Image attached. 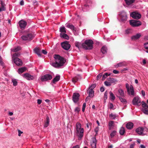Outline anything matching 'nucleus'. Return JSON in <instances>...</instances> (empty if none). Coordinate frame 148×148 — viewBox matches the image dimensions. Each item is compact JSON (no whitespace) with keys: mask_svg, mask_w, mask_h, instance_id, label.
Here are the masks:
<instances>
[{"mask_svg":"<svg viewBox=\"0 0 148 148\" xmlns=\"http://www.w3.org/2000/svg\"><path fill=\"white\" fill-rule=\"evenodd\" d=\"M143 128L140 127L137 128L136 130V132L139 135H141L143 131Z\"/></svg>","mask_w":148,"mask_h":148,"instance_id":"nucleus-19","label":"nucleus"},{"mask_svg":"<svg viewBox=\"0 0 148 148\" xmlns=\"http://www.w3.org/2000/svg\"><path fill=\"white\" fill-rule=\"evenodd\" d=\"M133 104L134 105L139 106L141 104L140 99L138 97H134L132 101Z\"/></svg>","mask_w":148,"mask_h":148,"instance_id":"nucleus-9","label":"nucleus"},{"mask_svg":"<svg viewBox=\"0 0 148 148\" xmlns=\"http://www.w3.org/2000/svg\"><path fill=\"white\" fill-rule=\"evenodd\" d=\"M98 131H99V127H96L94 129V131L96 132V134H97Z\"/></svg>","mask_w":148,"mask_h":148,"instance_id":"nucleus-56","label":"nucleus"},{"mask_svg":"<svg viewBox=\"0 0 148 148\" xmlns=\"http://www.w3.org/2000/svg\"><path fill=\"white\" fill-rule=\"evenodd\" d=\"M114 123V121H110L109 122L108 125L110 127H112Z\"/></svg>","mask_w":148,"mask_h":148,"instance_id":"nucleus-48","label":"nucleus"},{"mask_svg":"<svg viewBox=\"0 0 148 148\" xmlns=\"http://www.w3.org/2000/svg\"><path fill=\"white\" fill-rule=\"evenodd\" d=\"M107 48L105 46H103L101 49V51L103 54H105L107 52Z\"/></svg>","mask_w":148,"mask_h":148,"instance_id":"nucleus-34","label":"nucleus"},{"mask_svg":"<svg viewBox=\"0 0 148 148\" xmlns=\"http://www.w3.org/2000/svg\"><path fill=\"white\" fill-rule=\"evenodd\" d=\"M126 4L128 5H130L133 3L135 0H125Z\"/></svg>","mask_w":148,"mask_h":148,"instance_id":"nucleus-37","label":"nucleus"},{"mask_svg":"<svg viewBox=\"0 0 148 148\" xmlns=\"http://www.w3.org/2000/svg\"><path fill=\"white\" fill-rule=\"evenodd\" d=\"M130 16L133 18L138 19L141 18V15L138 13L136 12H133L130 14Z\"/></svg>","mask_w":148,"mask_h":148,"instance_id":"nucleus-12","label":"nucleus"},{"mask_svg":"<svg viewBox=\"0 0 148 148\" xmlns=\"http://www.w3.org/2000/svg\"><path fill=\"white\" fill-rule=\"evenodd\" d=\"M120 15L122 20L123 21H125L127 20V17L126 12L124 11H122Z\"/></svg>","mask_w":148,"mask_h":148,"instance_id":"nucleus-15","label":"nucleus"},{"mask_svg":"<svg viewBox=\"0 0 148 148\" xmlns=\"http://www.w3.org/2000/svg\"><path fill=\"white\" fill-rule=\"evenodd\" d=\"M110 74H109L108 73H106L103 75V77L106 78Z\"/></svg>","mask_w":148,"mask_h":148,"instance_id":"nucleus-53","label":"nucleus"},{"mask_svg":"<svg viewBox=\"0 0 148 148\" xmlns=\"http://www.w3.org/2000/svg\"><path fill=\"white\" fill-rule=\"evenodd\" d=\"M52 78V77L51 75L46 74L42 76L40 79L42 82H44L51 80Z\"/></svg>","mask_w":148,"mask_h":148,"instance_id":"nucleus-6","label":"nucleus"},{"mask_svg":"<svg viewBox=\"0 0 148 148\" xmlns=\"http://www.w3.org/2000/svg\"><path fill=\"white\" fill-rule=\"evenodd\" d=\"M104 90V88L103 87H101L100 88V91L101 92H103Z\"/></svg>","mask_w":148,"mask_h":148,"instance_id":"nucleus-63","label":"nucleus"},{"mask_svg":"<svg viewBox=\"0 0 148 148\" xmlns=\"http://www.w3.org/2000/svg\"><path fill=\"white\" fill-rule=\"evenodd\" d=\"M119 98L120 101L124 104H126L127 103V101L125 99L122 98V97L119 96Z\"/></svg>","mask_w":148,"mask_h":148,"instance_id":"nucleus-27","label":"nucleus"},{"mask_svg":"<svg viewBox=\"0 0 148 148\" xmlns=\"http://www.w3.org/2000/svg\"><path fill=\"white\" fill-rule=\"evenodd\" d=\"M93 42L91 40H86L84 42L82 43V47L86 50H91L93 48Z\"/></svg>","mask_w":148,"mask_h":148,"instance_id":"nucleus-3","label":"nucleus"},{"mask_svg":"<svg viewBox=\"0 0 148 148\" xmlns=\"http://www.w3.org/2000/svg\"><path fill=\"white\" fill-rule=\"evenodd\" d=\"M143 112L144 113L146 114H148V110L144 109L143 110Z\"/></svg>","mask_w":148,"mask_h":148,"instance_id":"nucleus-51","label":"nucleus"},{"mask_svg":"<svg viewBox=\"0 0 148 148\" xmlns=\"http://www.w3.org/2000/svg\"><path fill=\"white\" fill-rule=\"evenodd\" d=\"M20 4L21 5H23L24 4V2L23 0H21L20 3Z\"/></svg>","mask_w":148,"mask_h":148,"instance_id":"nucleus-61","label":"nucleus"},{"mask_svg":"<svg viewBox=\"0 0 148 148\" xmlns=\"http://www.w3.org/2000/svg\"><path fill=\"white\" fill-rule=\"evenodd\" d=\"M34 51L35 53H36L38 56L40 57L41 54L40 53V49L38 48H36L34 49Z\"/></svg>","mask_w":148,"mask_h":148,"instance_id":"nucleus-24","label":"nucleus"},{"mask_svg":"<svg viewBox=\"0 0 148 148\" xmlns=\"http://www.w3.org/2000/svg\"><path fill=\"white\" fill-rule=\"evenodd\" d=\"M102 73H100L98 74L97 77V80H98L102 76Z\"/></svg>","mask_w":148,"mask_h":148,"instance_id":"nucleus-50","label":"nucleus"},{"mask_svg":"<svg viewBox=\"0 0 148 148\" xmlns=\"http://www.w3.org/2000/svg\"><path fill=\"white\" fill-rule=\"evenodd\" d=\"M80 111V108L78 107H77L75 108L74 110V111L75 112L79 113Z\"/></svg>","mask_w":148,"mask_h":148,"instance_id":"nucleus-47","label":"nucleus"},{"mask_svg":"<svg viewBox=\"0 0 148 148\" xmlns=\"http://www.w3.org/2000/svg\"><path fill=\"white\" fill-rule=\"evenodd\" d=\"M23 76L27 80H33L34 79V76L28 73H25L23 75Z\"/></svg>","mask_w":148,"mask_h":148,"instance_id":"nucleus-14","label":"nucleus"},{"mask_svg":"<svg viewBox=\"0 0 148 148\" xmlns=\"http://www.w3.org/2000/svg\"><path fill=\"white\" fill-rule=\"evenodd\" d=\"M116 115L115 114H113L112 113L109 115V117L112 119H115L116 117Z\"/></svg>","mask_w":148,"mask_h":148,"instance_id":"nucleus-39","label":"nucleus"},{"mask_svg":"<svg viewBox=\"0 0 148 148\" xmlns=\"http://www.w3.org/2000/svg\"><path fill=\"white\" fill-rule=\"evenodd\" d=\"M125 132V131L124 128L123 127H121L119 131L120 134L121 135H123Z\"/></svg>","mask_w":148,"mask_h":148,"instance_id":"nucleus-33","label":"nucleus"},{"mask_svg":"<svg viewBox=\"0 0 148 148\" xmlns=\"http://www.w3.org/2000/svg\"><path fill=\"white\" fill-rule=\"evenodd\" d=\"M60 36L61 38H64L67 40H68L69 39V36L67 34H65V33H61L60 34Z\"/></svg>","mask_w":148,"mask_h":148,"instance_id":"nucleus-21","label":"nucleus"},{"mask_svg":"<svg viewBox=\"0 0 148 148\" xmlns=\"http://www.w3.org/2000/svg\"><path fill=\"white\" fill-rule=\"evenodd\" d=\"M118 92L119 93V95H120V96L123 97H124V91L123 89H119L118 90Z\"/></svg>","mask_w":148,"mask_h":148,"instance_id":"nucleus-29","label":"nucleus"},{"mask_svg":"<svg viewBox=\"0 0 148 148\" xmlns=\"http://www.w3.org/2000/svg\"><path fill=\"white\" fill-rule=\"evenodd\" d=\"M20 53H16L13 54L12 55V59H15V58H18V57L20 56Z\"/></svg>","mask_w":148,"mask_h":148,"instance_id":"nucleus-30","label":"nucleus"},{"mask_svg":"<svg viewBox=\"0 0 148 148\" xmlns=\"http://www.w3.org/2000/svg\"><path fill=\"white\" fill-rule=\"evenodd\" d=\"M60 75L56 76L53 79L52 82L53 83H55L56 82L58 81L60 79Z\"/></svg>","mask_w":148,"mask_h":148,"instance_id":"nucleus-28","label":"nucleus"},{"mask_svg":"<svg viewBox=\"0 0 148 148\" xmlns=\"http://www.w3.org/2000/svg\"><path fill=\"white\" fill-rule=\"evenodd\" d=\"M26 70V68L25 67H23L19 68L18 70V73L19 74L22 73Z\"/></svg>","mask_w":148,"mask_h":148,"instance_id":"nucleus-31","label":"nucleus"},{"mask_svg":"<svg viewBox=\"0 0 148 148\" xmlns=\"http://www.w3.org/2000/svg\"><path fill=\"white\" fill-rule=\"evenodd\" d=\"M1 7H0V12L2 11H5L6 10L5 7V5L4 2L2 1L1 0Z\"/></svg>","mask_w":148,"mask_h":148,"instance_id":"nucleus-16","label":"nucleus"},{"mask_svg":"<svg viewBox=\"0 0 148 148\" xmlns=\"http://www.w3.org/2000/svg\"><path fill=\"white\" fill-rule=\"evenodd\" d=\"M133 123L131 122H129L127 123L126 125V128L128 129H132L133 126Z\"/></svg>","mask_w":148,"mask_h":148,"instance_id":"nucleus-23","label":"nucleus"},{"mask_svg":"<svg viewBox=\"0 0 148 148\" xmlns=\"http://www.w3.org/2000/svg\"><path fill=\"white\" fill-rule=\"evenodd\" d=\"M88 93L89 96L91 97H92L94 96V91L92 89H88Z\"/></svg>","mask_w":148,"mask_h":148,"instance_id":"nucleus-22","label":"nucleus"},{"mask_svg":"<svg viewBox=\"0 0 148 148\" xmlns=\"http://www.w3.org/2000/svg\"><path fill=\"white\" fill-rule=\"evenodd\" d=\"M104 84L106 86H110L111 85V84L108 81H107L104 82Z\"/></svg>","mask_w":148,"mask_h":148,"instance_id":"nucleus-44","label":"nucleus"},{"mask_svg":"<svg viewBox=\"0 0 148 148\" xmlns=\"http://www.w3.org/2000/svg\"><path fill=\"white\" fill-rule=\"evenodd\" d=\"M109 108L110 109H114L115 108H114V106L113 104L112 103H110L109 104Z\"/></svg>","mask_w":148,"mask_h":148,"instance_id":"nucleus-45","label":"nucleus"},{"mask_svg":"<svg viewBox=\"0 0 148 148\" xmlns=\"http://www.w3.org/2000/svg\"><path fill=\"white\" fill-rule=\"evenodd\" d=\"M54 58L55 59V62L52 64L53 66L58 67L62 66L65 62V60L64 58L58 55H55Z\"/></svg>","mask_w":148,"mask_h":148,"instance_id":"nucleus-1","label":"nucleus"},{"mask_svg":"<svg viewBox=\"0 0 148 148\" xmlns=\"http://www.w3.org/2000/svg\"><path fill=\"white\" fill-rule=\"evenodd\" d=\"M131 33L130 30V29H127L125 31V33L126 34H129Z\"/></svg>","mask_w":148,"mask_h":148,"instance_id":"nucleus-55","label":"nucleus"},{"mask_svg":"<svg viewBox=\"0 0 148 148\" xmlns=\"http://www.w3.org/2000/svg\"><path fill=\"white\" fill-rule=\"evenodd\" d=\"M113 73L114 74H117L119 73V72L118 71L116 70H114L113 71Z\"/></svg>","mask_w":148,"mask_h":148,"instance_id":"nucleus-62","label":"nucleus"},{"mask_svg":"<svg viewBox=\"0 0 148 148\" xmlns=\"http://www.w3.org/2000/svg\"><path fill=\"white\" fill-rule=\"evenodd\" d=\"M145 48L148 50V42H147L144 44Z\"/></svg>","mask_w":148,"mask_h":148,"instance_id":"nucleus-52","label":"nucleus"},{"mask_svg":"<svg viewBox=\"0 0 148 148\" xmlns=\"http://www.w3.org/2000/svg\"><path fill=\"white\" fill-rule=\"evenodd\" d=\"M61 45L63 48L66 50H68L71 47V45L67 41L62 42Z\"/></svg>","mask_w":148,"mask_h":148,"instance_id":"nucleus-8","label":"nucleus"},{"mask_svg":"<svg viewBox=\"0 0 148 148\" xmlns=\"http://www.w3.org/2000/svg\"><path fill=\"white\" fill-rule=\"evenodd\" d=\"M12 81L13 83V85L14 86H16L17 85V82L16 79H12Z\"/></svg>","mask_w":148,"mask_h":148,"instance_id":"nucleus-40","label":"nucleus"},{"mask_svg":"<svg viewBox=\"0 0 148 148\" xmlns=\"http://www.w3.org/2000/svg\"><path fill=\"white\" fill-rule=\"evenodd\" d=\"M119 67L122 66H124V64L122 62H121L118 63Z\"/></svg>","mask_w":148,"mask_h":148,"instance_id":"nucleus-54","label":"nucleus"},{"mask_svg":"<svg viewBox=\"0 0 148 148\" xmlns=\"http://www.w3.org/2000/svg\"><path fill=\"white\" fill-rule=\"evenodd\" d=\"M142 107L144 108L145 109H147L148 108V106L147 105V104L143 101L142 102Z\"/></svg>","mask_w":148,"mask_h":148,"instance_id":"nucleus-38","label":"nucleus"},{"mask_svg":"<svg viewBox=\"0 0 148 148\" xmlns=\"http://www.w3.org/2000/svg\"><path fill=\"white\" fill-rule=\"evenodd\" d=\"M130 25L133 27H138L141 24V23L140 21L135 20H131L130 21Z\"/></svg>","mask_w":148,"mask_h":148,"instance_id":"nucleus-7","label":"nucleus"},{"mask_svg":"<svg viewBox=\"0 0 148 148\" xmlns=\"http://www.w3.org/2000/svg\"><path fill=\"white\" fill-rule=\"evenodd\" d=\"M75 134L79 140L81 139L84 136V129L82 127L81 124L79 122L76 124Z\"/></svg>","mask_w":148,"mask_h":148,"instance_id":"nucleus-2","label":"nucleus"},{"mask_svg":"<svg viewBox=\"0 0 148 148\" xmlns=\"http://www.w3.org/2000/svg\"><path fill=\"white\" fill-rule=\"evenodd\" d=\"M66 27L71 29L72 31H75V29L74 26L70 24L69 23L66 24Z\"/></svg>","mask_w":148,"mask_h":148,"instance_id":"nucleus-26","label":"nucleus"},{"mask_svg":"<svg viewBox=\"0 0 148 148\" xmlns=\"http://www.w3.org/2000/svg\"><path fill=\"white\" fill-rule=\"evenodd\" d=\"M80 45L82 46V44L78 42H76L75 43V46L76 47H77L79 49L80 48Z\"/></svg>","mask_w":148,"mask_h":148,"instance_id":"nucleus-43","label":"nucleus"},{"mask_svg":"<svg viewBox=\"0 0 148 148\" xmlns=\"http://www.w3.org/2000/svg\"><path fill=\"white\" fill-rule=\"evenodd\" d=\"M80 95L78 93H74L73 94L72 99L75 103H77L79 100Z\"/></svg>","mask_w":148,"mask_h":148,"instance_id":"nucleus-11","label":"nucleus"},{"mask_svg":"<svg viewBox=\"0 0 148 148\" xmlns=\"http://www.w3.org/2000/svg\"><path fill=\"white\" fill-rule=\"evenodd\" d=\"M49 118L48 116H47L46 118V121L45 122L44 124V127H47L49 126Z\"/></svg>","mask_w":148,"mask_h":148,"instance_id":"nucleus-20","label":"nucleus"},{"mask_svg":"<svg viewBox=\"0 0 148 148\" xmlns=\"http://www.w3.org/2000/svg\"><path fill=\"white\" fill-rule=\"evenodd\" d=\"M78 80V78L77 77H75L73 78L72 79V81L74 83L76 82Z\"/></svg>","mask_w":148,"mask_h":148,"instance_id":"nucleus-41","label":"nucleus"},{"mask_svg":"<svg viewBox=\"0 0 148 148\" xmlns=\"http://www.w3.org/2000/svg\"><path fill=\"white\" fill-rule=\"evenodd\" d=\"M116 132L115 130L113 131L110 134V136L111 138L113 137L116 134Z\"/></svg>","mask_w":148,"mask_h":148,"instance_id":"nucleus-42","label":"nucleus"},{"mask_svg":"<svg viewBox=\"0 0 148 148\" xmlns=\"http://www.w3.org/2000/svg\"><path fill=\"white\" fill-rule=\"evenodd\" d=\"M110 98L112 101H114L115 99V96L111 91L110 92Z\"/></svg>","mask_w":148,"mask_h":148,"instance_id":"nucleus-35","label":"nucleus"},{"mask_svg":"<svg viewBox=\"0 0 148 148\" xmlns=\"http://www.w3.org/2000/svg\"><path fill=\"white\" fill-rule=\"evenodd\" d=\"M72 148H79V147L78 145H77L73 147Z\"/></svg>","mask_w":148,"mask_h":148,"instance_id":"nucleus-64","label":"nucleus"},{"mask_svg":"<svg viewBox=\"0 0 148 148\" xmlns=\"http://www.w3.org/2000/svg\"><path fill=\"white\" fill-rule=\"evenodd\" d=\"M42 102V100L41 99H38L37 100V103L39 104H40Z\"/></svg>","mask_w":148,"mask_h":148,"instance_id":"nucleus-60","label":"nucleus"},{"mask_svg":"<svg viewBox=\"0 0 148 148\" xmlns=\"http://www.w3.org/2000/svg\"><path fill=\"white\" fill-rule=\"evenodd\" d=\"M96 86V84H93L90 86L88 88L89 89H92V90H93L94 88Z\"/></svg>","mask_w":148,"mask_h":148,"instance_id":"nucleus-46","label":"nucleus"},{"mask_svg":"<svg viewBox=\"0 0 148 148\" xmlns=\"http://www.w3.org/2000/svg\"><path fill=\"white\" fill-rule=\"evenodd\" d=\"M141 35L140 33H138L135 35L132 36L131 39L132 40H135L139 39L141 36Z\"/></svg>","mask_w":148,"mask_h":148,"instance_id":"nucleus-18","label":"nucleus"},{"mask_svg":"<svg viewBox=\"0 0 148 148\" xmlns=\"http://www.w3.org/2000/svg\"><path fill=\"white\" fill-rule=\"evenodd\" d=\"M107 80L108 81L111 85L112 84L115 83L117 81L116 80L113 78H108L107 79Z\"/></svg>","mask_w":148,"mask_h":148,"instance_id":"nucleus-25","label":"nucleus"},{"mask_svg":"<svg viewBox=\"0 0 148 148\" xmlns=\"http://www.w3.org/2000/svg\"><path fill=\"white\" fill-rule=\"evenodd\" d=\"M23 35L21 36V38L23 40H29L30 41L32 40L34 36L32 34L29 32L27 31H25L23 32Z\"/></svg>","mask_w":148,"mask_h":148,"instance_id":"nucleus-4","label":"nucleus"},{"mask_svg":"<svg viewBox=\"0 0 148 148\" xmlns=\"http://www.w3.org/2000/svg\"><path fill=\"white\" fill-rule=\"evenodd\" d=\"M42 52L43 54L45 55L47 54V51L45 50H42Z\"/></svg>","mask_w":148,"mask_h":148,"instance_id":"nucleus-58","label":"nucleus"},{"mask_svg":"<svg viewBox=\"0 0 148 148\" xmlns=\"http://www.w3.org/2000/svg\"><path fill=\"white\" fill-rule=\"evenodd\" d=\"M125 86L128 94L129 95H131L134 96V88L133 86L132 85H130L129 86V84L128 83L126 84Z\"/></svg>","mask_w":148,"mask_h":148,"instance_id":"nucleus-5","label":"nucleus"},{"mask_svg":"<svg viewBox=\"0 0 148 148\" xmlns=\"http://www.w3.org/2000/svg\"><path fill=\"white\" fill-rule=\"evenodd\" d=\"M86 103H84L83 104L82 108V111L83 112H84V111L85 107L86 106Z\"/></svg>","mask_w":148,"mask_h":148,"instance_id":"nucleus-49","label":"nucleus"},{"mask_svg":"<svg viewBox=\"0 0 148 148\" xmlns=\"http://www.w3.org/2000/svg\"><path fill=\"white\" fill-rule=\"evenodd\" d=\"M19 27L22 30L24 29L27 25V22L23 20H22L18 22Z\"/></svg>","mask_w":148,"mask_h":148,"instance_id":"nucleus-10","label":"nucleus"},{"mask_svg":"<svg viewBox=\"0 0 148 148\" xmlns=\"http://www.w3.org/2000/svg\"><path fill=\"white\" fill-rule=\"evenodd\" d=\"M107 95H108L107 92L106 91L104 93V97H105V98L106 99H107Z\"/></svg>","mask_w":148,"mask_h":148,"instance_id":"nucleus-57","label":"nucleus"},{"mask_svg":"<svg viewBox=\"0 0 148 148\" xmlns=\"http://www.w3.org/2000/svg\"><path fill=\"white\" fill-rule=\"evenodd\" d=\"M92 141L91 144V146L92 148H96L97 140L95 137L92 138Z\"/></svg>","mask_w":148,"mask_h":148,"instance_id":"nucleus-17","label":"nucleus"},{"mask_svg":"<svg viewBox=\"0 0 148 148\" xmlns=\"http://www.w3.org/2000/svg\"><path fill=\"white\" fill-rule=\"evenodd\" d=\"M21 49L20 47L18 46L14 49H11V50L13 52H16L20 50Z\"/></svg>","mask_w":148,"mask_h":148,"instance_id":"nucleus-36","label":"nucleus"},{"mask_svg":"<svg viewBox=\"0 0 148 148\" xmlns=\"http://www.w3.org/2000/svg\"><path fill=\"white\" fill-rule=\"evenodd\" d=\"M0 64L1 65H3V63L2 60V59L1 57H0Z\"/></svg>","mask_w":148,"mask_h":148,"instance_id":"nucleus-59","label":"nucleus"},{"mask_svg":"<svg viewBox=\"0 0 148 148\" xmlns=\"http://www.w3.org/2000/svg\"><path fill=\"white\" fill-rule=\"evenodd\" d=\"M14 61V63L17 66H21L23 64L22 61L19 58H15V59H12Z\"/></svg>","mask_w":148,"mask_h":148,"instance_id":"nucleus-13","label":"nucleus"},{"mask_svg":"<svg viewBox=\"0 0 148 148\" xmlns=\"http://www.w3.org/2000/svg\"><path fill=\"white\" fill-rule=\"evenodd\" d=\"M59 31L61 33H66V29L64 27L61 26L60 28Z\"/></svg>","mask_w":148,"mask_h":148,"instance_id":"nucleus-32","label":"nucleus"}]
</instances>
